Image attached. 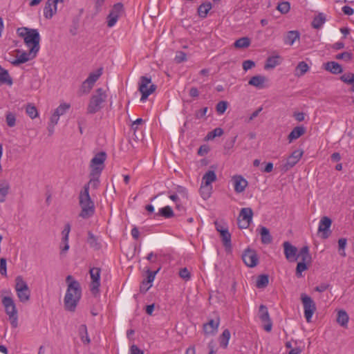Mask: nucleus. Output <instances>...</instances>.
Here are the masks:
<instances>
[{
    "instance_id": "nucleus-1",
    "label": "nucleus",
    "mask_w": 354,
    "mask_h": 354,
    "mask_svg": "<svg viewBox=\"0 0 354 354\" xmlns=\"http://www.w3.org/2000/svg\"><path fill=\"white\" fill-rule=\"evenodd\" d=\"M82 297V290L77 281H72L68 283L64 299L65 309L74 312Z\"/></svg>"
},
{
    "instance_id": "nucleus-2",
    "label": "nucleus",
    "mask_w": 354,
    "mask_h": 354,
    "mask_svg": "<svg viewBox=\"0 0 354 354\" xmlns=\"http://www.w3.org/2000/svg\"><path fill=\"white\" fill-rule=\"evenodd\" d=\"M79 204L81 212L79 216L82 218H89L95 213V204L91 199L87 186H84L79 194Z\"/></svg>"
},
{
    "instance_id": "nucleus-3",
    "label": "nucleus",
    "mask_w": 354,
    "mask_h": 354,
    "mask_svg": "<svg viewBox=\"0 0 354 354\" xmlns=\"http://www.w3.org/2000/svg\"><path fill=\"white\" fill-rule=\"evenodd\" d=\"M17 32L19 37L24 38L26 45L30 47L32 52H39L40 35L37 29L27 27L19 28Z\"/></svg>"
},
{
    "instance_id": "nucleus-4",
    "label": "nucleus",
    "mask_w": 354,
    "mask_h": 354,
    "mask_svg": "<svg viewBox=\"0 0 354 354\" xmlns=\"http://www.w3.org/2000/svg\"><path fill=\"white\" fill-rule=\"evenodd\" d=\"M106 91L102 88H97L90 98L87 113L93 114L98 112L102 108V104L106 102Z\"/></svg>"
},
{
    "instance_id": "nucleus-5",
    "label": "nucleus",
    "mask_w": 354,
    "mask_h": 354,
    "mask_svg": "<svg viewBox=\"0 0 354 354\" xmlns=\"http://www.w3.org/2000/svg\"><path fill=\"white\" fill-rule=\"evenodd\" d=\"M5 312L9 317V321L12 328L18 326V311L13 299L10 296H4L1 299Z\"/></svg>"
},
{
    "instance_id": "nucleus-6",
    "label": "nucleus",
    "mask_w": 354,
    "mask_h": 354,
    "mask_svg": "<svg viewBox=\"0 0 354 354\" xmlns=\"http://www.w3.org/2000/svg\"><path fill=\"white\" fill-rule=\"evenodd\" d=\"M15 289L19 301L26 303L29 301L30 290L22 276L19 275L15 278Z\"/></svg>"
},
{
    "instance_id": "nucleus-7",
    "label": "nucleus",
    "mask_w": 354,
    "mask_h": 354,
    "mask_svg": "<svg viewBox=\"0 0 354 354\" xmlns=\"http://www.w3.org/2000/svg\"><path fill=\"white\" fill-rule=\"evenodd\" d=\"M106 153L104 151L97 153L91 160V176H100L104 167Z\"/></svg>"
},
{
    "instance_id": "nucleus-8",
    "label": "nucleus",
    "mask_w": 354,
    "mask_h": 354,
    "mask_svg": "<svg viewBox=\"0 0 354 354\" xmlns=\"http://www.w3.org/2000/svg\"><path fill=\"white\" fill-rule=\"evenodd\" d=\"M151 82V77L141 76L139 81L138 90L141 93L142 96L140 100L145 101L147 97L156 89V85L151 84L149 87L148 86Z\"/></svg>"
},
{
    "instance_id": "nucleus-9",
    "label": "nucleus",
    "mask_w": 354,
    "mask_h": 354,
    "mask_svg": "<svg viewBox=\"0 0 354 354\" xmlns=\"http://www.w3.org/2000/svg\"><path fill=\"white\" fill-rule=\"evenodd\" d=\"M301 301L304 310V317L307 322H310L313 314L316 311V304L313 299L305 293L301 295Z\"/></svg>"
},
{
    "instance_id": "nucleus-10",
    "label": "nucleus",
    "mask_w": 354,
    "mask_h": 354,
    "mask_svg": "<svg viewBox=\"0 0 354 354\" xmlns=\"http://www.w3.org/2000/svg\"><path fill=\"white\" fill-rule=\"evenodd\" d=\"M124 14V6L122 3H115L111 8L109 14L106 17L107 26L109 28L113 27L119 18Z\"/></svg>"
},
{
    "instance_id": "nucleus-11",
    "label": "nucleus",
    "mask_w": 354,
    "mask_h": 354,
    "mask_svg": "<svg viewBox=\"0 0 354 354\" xmlns=\"http://www.w3.org/2000/svg\"><path fill=\"white\" fill-rule=\"evenodd\" d=\"M15 52L17 54V57L14 59H10L8 58H5L7 61L11 63L15 66H18L21 64L26 63L37 57L38 52L32 51V49L30 48L28 52H26L21 50L20 49L15 50Z\"/></svg>"
},
{
    "instance_id": "nucleus-12",
    "label": "nucleus",
    "mask_w": 354,
    "mask_h": 354,
    "mask_svg": "<svg viewBox=\"0 0 354 354\" xmlns=\"http://www.w3.org/2000/svg\"><path fill=\"white\" fill-rule=\"evenodd\" d=\"M90 275L91 283L90 284V290L93 295H96L100 292V272L101 270L99 268H93L90 269Z\"/></svg>"
},
{
    "instance_id": "nucleus-13",
    "label": "nucleus",
    "mask_w": 354,
    "mask_h": 354,
    "mask_svg": "<svg viewBox=\"0 0 354 354\" xmlns=\"http://www.w3.org/2000/svg\"><path fill=\"white\" fill-rule=\"evenodd\" d=\"M220 317L216 315L214 318H208V321L203 325V330L206 335H214L218 332Z\"/></svg>"
},
{
    "instance_id": "nucleus-14",
    "label": "nucleus",
    "mask_w": 354,
    "mask_h": 354,
    "mask_svg": "<svg viewBox=\"0 0 354 354\" xmlns=\"http://www.w3.org/2000/svg\"><path fill=\"white\" fill-rule=\"evenodd\" d=\"M253 211L250 207H243L239 213L238 223L239 228H247L252 222Z\"/></svg>"
},
{
    "instance_id": "nucleus-15",
    "label": "nucleus",
    "mask_w": 354,
    "mask_h": 354,
    "mask_svg": "<svg viewBox=\"0 0 354 354\" xmlns=\"http://www.w3.org/2000/svg\"><path fill=\"white\" fill-rule=\"evenodd\" d=\"M242 259L244 263L250 268L255 267L259 262L256 251L250 248H247L244 250L242 254Z\"/></svg>"
},
{
    "instance_id": "nucleus-16",
    "label": "nucleus",
    "mask_w": 354,
    "mask_h": 354,
    "mask_svg": "<svg viewBox=\"0 0 354 354\" xmlns=\"http://www.w3.org/2000/svg\"><path fill=\"white\" fill-rule=\"evenodd\" d=\"M304 151L301 149L295 150L290 156L288 157L286 163L283 165V170L287 171L293 167L299 161Z\"/></svg>"
},
{
    "instance_id": "nucleus-17",
    "label": "nucleus",
    "mask_w": 354,
    "mask_h": 354,
    "mask_svg": "<svg viewBox=\"0 0 354 354\" xmlns=\"http://www.w3.org/2000/svg\"><path fill=\"white\" fill-rule=\"evenodd\" d=\"M259 318L262 322L265 323L263 328L266 331L270 332L272 330V322L270 317V315L268 310V308L261 304L259 306Z\"/></svg>"
},
{
    "instance_id": "nucleus-18",
    "label": "nucleus",
    "mask_w": 354,
    "mask_h": 354,
    "mask_svg": "<svg viewBox=\"0 0 354 354\" xmlns=\"http://www.w3.org/2000/svg\"><path fill=\"white\" fill-rule=\"evenodd\" d=\"M64 0H47L44 8V16L50 19L57 12L58 3H63Z\"/></svg>"
},
{
    "instance_id": "nucleus-19",
    "label": "nucleus",
    "mask_w": 354,
    "mask_h": 354,
    "mask_svg": "<svg viewBox=\"0 0 354 354\" xmlns=\"http://www.w3.org/2000/svg\"><path fill=\"white\" fill-rule=\"evenodd\" d=\"M332 224V220L328 216H323L319 224L318 231L322 232V237L323 239H327L330 234V227Z\"/></svg>"
},
{
    "instance_id": "nucleus-20",
    "label": "nucleus",
    "mask_w": 354,
    "mask_h": 354,
    "mask_svg": "<svg viewBox=\"0 0 354 354\" xmlns=\"http://www.w3.org/2000/svg\"><path fill=\"white\" fill-rule=\"evenodd\" d=\"M284 254L287 260L290 261H296L297 259V248L292 245L290 242L285 241L283 243Z\"/></svg>"
},
{
    "instance_id": "nucleus-21",
    "label": "nucleus",
    "mask_w": 354,
    "mask_h": 354,
    "mask_svg": "<svg viewBox=\"0 0 354 354\" xmlns=\"http://www.w3.org/2000/svg\"><path fill=\"white\" fill-rule=\"evenodd\" d=\"M234 191L236 193L243 192L248 185V181L241 175H235L232 178Z\"/></svg>"
},
{
    "instance_id": "nucleus-22",
    "label": "nucleus",
    "mask_w": 354,
    "mask_h": 354,
    "mask_svg": "<svg viewBox=\"0 0 354 354\" xmlns=\"http://www.w3.org/2000/svg\"><path fill=\"white\" fill-rule=\"evenodd\" d=\"M300 38V33L297 30H290L283 37V43L286 45L292 46L296 40Z\"/></svg>"
},
{
    "instance_id": "nucleus-23",
    "label": "nucleus",
    "mask_w": 354,
    "mask_h": 354,
    "mask_svg": "<svg viewBox=\"0 0 354 354\" xmlns=\"http://www.w3.org/2000/svg\"><path fill=\"white\" fill-rule=\"evenodd\" d=\"M267 81V78L263 75H255L250 78L248 82V84L251 86H253L259 89L263 88L264 82Z\"/></svg>"
},
{
    "instance_id": "nucleus-24",
    "label": "nucleus",
    "mask_w": 354,
    "mask_h": 354,
    "mask_svg": "<svg viewBox=\"0 0 354 354\" xmlns=\"http://www.w3.org/2000/svg\"><path fill=\"white\" fill-rule=\"evenodd\" d=\"M306 132L305 127L302 126H298L295 127L288 136L289 142H292L294 140H296L303 136Z\"/></svg>"
},
{
    "instance_id": "nucleus-25",
    "label": "nucleus",
    "mask_w": 354,
    "mask_h": 354,
    "mask_svg": "<svg viewBox=\"0 0 354 354\" xmlns=\"http://www.w3.org/2000/svg\"><path fill=\"white\" fill-rule=\"evenodd\" d=\"M9 183L6 180H0V203H4L10 190Z\"/></svg>"
},
{
    "instance_id": "nucleus-26",
    "label": "nucleus",
    "mask_w": 354,
    "mask_h": 354,
    "mask_svg": "<svg viewBox=\"0 0 354 354\" xmlns=\"http://www.w3.org/2000/svg\"><path fill=\"white\" fill-rule=\"evenodd\" d=\"M218 232H220L221 240L226 250H230L232 248L231 234L228 230H218Z\"/></svg>"
},
{
    "instance_id": "nucleus-27",
    "label": "nucleus",
    "mask_w": 354,
    "mask_h": 354,
    "mask_svg": "<svg viewBox=\"0 0 354 354\" xmlns=\"http://www.w3.org/2000/svg\"><path fill=\"white\" fill-rule=\"evenodd\" d=\"M297 259L301 258V261L310 263L312 261V257L309 252V248L307 245L303 246L297 255Z\"/></svg>"
},
{
    "instance_id": "nucleus-28",
    "label": "nucleus",
    "mask_w": 354,
    "mask_h": 354,
    "mask_svg": "<svg viewBox=\"0 0 354 354\" xmlns=\"http://www.w3.org/2000/svg\"><path fill=\"white\" fill-rule=\"evenodd\" d=\"M259 234L261 235V240L263 244H269L272 241V237L270 233L269 230L264 226H261L259 230Z\"/></svg>"
},
{
    "instance_id": "nucleus-29",
    "label": "nucleus",
    "mask_w": 354,
    "mask_h": 354,
    "mask_svg": "<svg viewBox=\"0 0 354 354\" xmlns=\"http://www.w3.org/2000/svg\"><path fill=\"white\" fill-rule=\"evenodd\" d=\"M280 59L281 57L279 55L268 57L264 65V69L268 70L275 68L281 64Z\"/></svg>"
},
{
    "instance_id": "nucleus-30",
    "label": "nucleus",
    "mask_w": 354,
    "mask_h": 354,
    "mask_svg": "<svg viewBox=\"0 0 354 354\" xmlns=\"http://www.w3.org/2000/svg\"><path fill=\"white\" fill-rule=\"evenodd\" d=\"M325 69L333 74H339L343 71L342 66L335 62H327L325 64Z\"/></svg>"
},
{
    "instance_id": "nucleus-31",
    "label": "nucleus",
    "mask_w": 354,
    "mask_h": 354,
    "mask_svg": "<svg viewBox=\"0 0 354 354\" xmlns=\"http://www.w3.org/2000/svg\"><path fill=\"white\" fill-rule=\"evenodd\" d=\"M230 331L228 329H225L218 337V341L221 347L226 348L227 347L229 340L230 339Z\"/></svg>"
},
{
    "instance_id": "nucleus-32",
    "label": "nucleus",
    "mask_w": 354,
    "mask_h": 354,
    "mask_svg": "<svg viewBox=\"0 0 354 354\" xmlns=\"http://www.w3.org/2000/svg\"><path fill=\"white\" fill-rule=\"evenodd\" d=\"M212 9V3L210 2H205L199 6L197 10L198 16L204 19L207 17V13Z\"/></svg>"
},
{
    "instance_id": "nucleus-33",
    "label": "nucleus",
    "mask_w": 354,
    "mask_h": 354,
    "mask_svg": "<svg viewBox=\"0 0 354 354\" xmlns=\"http://www.w3.org/2000/svg\"><path fill=\"white\" fill-rule=\"evenodd\" d=\"M348 315L344 310H340L337 313V322L342 327H347L348 322Z\"/></svg>"
},
{
    "instance_id": "nucleus-34",
    "label": "nucleus",
    "mask_w": 354,
    "mask_h": 354,
    "mask_svg": "<svg viewBox=\"0 0 354 354\" xmlns=\"http://www.w3.org/2000/svg\"><path fill=\"white\" fill-rule=\"evenodd\" d=\"M87 243L90 247L94 250H100L101 248V244L98 241V238L90 231L88 232Z\"/></svg>"
},
{
    "instance_id": "nucleus-35",
    "label": "nucleus",
    "mask_w": 354,
    "mask_h": 354,
    "mask_svg": "<svg viewBox=\"0 0 354 354\" xmlns=\"http://www.w3.org/2000/svg\"><path fill=\"white\" fill-rule=\"evenodd\" d=\"M216 180V175L214 171L209 170L203 177L202 184L211 187V183Z\"/></svg>"
},
{
    "instance_id": "nucleus-36",
    "label": "nucleus",
    "mask_w": 354,
    "mask_h": 354,
    "mask_svg": "<svg viewBox=\"0 0 354 354\" xmlns=\"http://www.w3.org/2000/svg\"><path fill=\"white\" fill-rule=\"evenodd\" d=\"M78 333L80 339L84 344H88L91 342V339L88 335L87 327L86 324H82L80 326Z\"/></svg>"
},
{
    "instance_id": "nucleus-37",
    "label": "nucleus",
    "mask_w": 354,
    "mask_h": 354,
    "mask_svg": "<svg viewBox=\"0 0 354 354\" xmlns=\"http://www.w3.org/2000/svg\"><path fill=\"white\" fill-rule=\"evenodd\" d=\"M326 21V17L323 13L315 16L311 23L312 26L315 29H319Z\"/></svg>"
},
{
    "instance_id": "nucleus-38",
    "label": "nucleus",
    "mask_w": 354,
    "mask_h": 354,
    "mask_svg": "<svg viewBox=\"0 0 354 354\" xmlns=\"http://www.w3.org/2000/svg\"><path fill=\"white\" fill-rule=\"evenodd\" d=\"M156 215L162 216L165 218H170L174 216V213L172 208L170 206L167 205L160 208Z\"/></svg>"
},
{
    "instance_id": "nucleus-39",
    "label": "nucleus",
    "mask_w": 354,
    "mask_h": 354,
    "mask_svg": "<svg viewBox=\"0 0 354 354\" xmlns=\"http://www.w3.org/2000/svg\"><path fill=\"white\" fill-rule=\"evenodd\" d=\"M269 283V277L268 274H260L256 281V287L257 288H264L268 286Z\"/></svg>"
},
{
    "instance_id": "nucleus-40",
    "label": "nucleus",
    "mask_w": 354,
    "mask_h": 354,
    "mask_svg": "<svg viewBox=\"0 0 354 354\" xmlns=\"http://www.w3.org/2000/svg\"><path fill=\"white\" fill-rule=\"evenodd\" d=\"M102 74V68H100L96 71L91 73L88 77L85 80L86 81V83L88 82L94 86L95 83L100 78Z\"/></svg>"
},
{
    "instance_id": "nucleus-41",
    "label": "nucleus",
    "mask_w": 354,
    "mask_h": 354,
    "mask_svg": "<svg viewBox=\"0 0 354 354\" xmlns=\"http://www.w3.org/2000/svg\"><path fill=\"white\" fill-rule=\"evenodd\" d=\"M161 266H159L156 270L151 271L150 270V268H146V272H147V278L145 279V283H147L148 284H152V282L153 281L155 277L156 274L160 270Z\"/></svg>"
},
{
    "instance_id": "nucleus-42",
    "label": "nucleus",
    "mask_w": 354,
    "mask_h": 354,
    "mask_svg": "<svg viewBox=\"0 0 354 354\" xmlns=\"http://www.w3.org/2000/svg\"><path fill=\"white\" fill-rule=\"evenodd\" d=\"M309 70V66L306 62H300L295 68V75L297 76L304 75Z\"/></svg>"
},
{
    "instance_id": "nucleus-43",
    "label": "nucleus",
    "mask_w": 354,
    "mask_h": 354,
    "mask_svg": "<svg viewBox=\"0 0 354 354\" xmlns=\"http://www.w3.org/2000/svg\"><path fill=\"white\" fill-rule=\"evenodd\" d=\"M250 45V39L247 37H243L238 39L234 44L235 48H245Z\"/></svg>"
},
{
    "instance_id": "nucleus-44",
    "label": "nucleus",
    "mask_w": 354,
    "mask_h": 354,
    "mask_svg": "<svg viewBox=\"0 0 354 354\" xmlns=\"http://www.w3.org/2000/svg\"><path fill=\"white\" fill-rule=\"evenodd\" d=\"M12 79L9 75L8 71L7 70H3L0 71V83L6 84L9 86L12 84Z\"/></svg>"
},
{
    "instance_id": "nucleus-45",
    "label": "nucleus",
    "mask_w": 354,
    "mask_h": 354,
    "mask_svg": "<svg viewBox=\"0 0 354 354\" xmlns=\"http://www.w3.org/2000/svg\"><path fill=\"white\" fill-rule=\"evenodd\" d=\"M6 122L9 127H15L16 125V114L12 112L8 111L6 113Z\"/></svg>"
},
{
    "instance_id": "nucleus-46",
    "label": "nucleus",
    "mask_w": 354,
    "mask_h": 354,
    "mask_svg": "<svg viewBox=\"0 0 354 354\" xmlns=\"http://www.w3.org/2000/svg\"><path fill=\"white\" fill-rule=\"evenodd\" d=\"M93 87V84H91L88 82L86 83V81L84 80L82 82V84L79 89V94L80 95L88 94L91 91V90L92 89Z\"/></svg>"
},
{
    "instance_id": "nucleus-47",
    "label": "nucleus",
    "mask_w": 354,
    "mask_h": 354,
    "mask_svg": "<svg viewBox=\"0 0 354 354\" xmlns=\"http://www.w3.org/2000/svg\"><path fill=\"white\" fill-rule=\"evenodd\" d=\"M308 264L309 263L304 261H300L297 263L296 267V276L297 277H302V272L308 269Z\"/></svg>"
},
{
    "instance_id": "nucleus-48",
    "label": "nucleus",
    "mask_w": 354,
    "mask_h": 354,
    "mask_svg": "<svg viewBox=\"0 0 354 354\" xmlns=\"http://www.w3.org/2000/svg\"><path fill=\"white\" fill-rule=\"evenodd\" d=\"M70 108V104L66 103L61 104L54 111V113L58 117L64 115Z\"/></svg>"
},
{
    "instance_id": "nucleus-49",
    "label": "nucleus",
    "mask_w": 354,
    "mask_h": 354,
    "mask_svg": "<svg viewBox=\"0 0 354 354\" xmlns=\"http://www.w3.org/2000/svg\"><path fill=\"white\" fill-rule=\"evenodd\" d=\"M290 4L288 1H282L279 3L277 10L282 14H286L290 11Z\"/></svg>"
},
{
    "instance_id": "nucleus-50",
    "label": "nucleus",
    "mask_w": 354,
    "mask_h": 354,
    "mask_svg": "<svg viewBox=\"0 0 354 354\" xmlns=\"http://www.w3.org/2000/svg\"><path fill=\"white\" fill-rule=\"evenodd\" d=\"M26 112L31 119H34L38 116V111L37 108L31 104L26 106Z\"/></svg>"
},
{
    "instance_id": "nucleus-51",
    "label": "nucleus",
    "mask_w": 354,
    "mask_h": 354,
    "mask_svg": "<svg viewBox=\"0 0 354 354\" xmlns=\"http://www.w3.org/2000/svg\"><path fill=\"white\" fill-rule=\"evenodd\" d=\"M223 134V129L220 127L215 128L212 131L209 132L207 138L208 140H212L215 137H219L221 136Z\"/></svg>"
},
{
    "instance_id": "nucleus-52",
    "label": "nucleus",
    "mask_w": 354,
    "mask_h": 354,
    "mask_svg": "<svg viewBox=\"0 0 354 354\" xmlns=\"http://www.w3.org/2000/svg\"><path fill=\"white\" fill-rule=\"evenodd\" d=\"M340 80L348 84H351L354 83V74L352 73H347L343 74L340 77Z\"/></svg>"
},
{
    "instance_id": "nucleus-53",
    "label": "nucleus",
    "mask_w": 354,
    "mask_h": 354,
    "mask_svg": "<svg viewBox=\"0 0 354 354\" xmlns=\"http://www.w3.org/2000/svg\"><path fill=\"white\" fill-rule=\"evenodd\" d=\"M99 185H100L99 176H91L88 183L85 184L84 186H87L88 192H89L90 186H91L93 189H96V188H97Z\"/></svg>"
},
{
    "instance_id": "nucleus-54",
    "label": "nucleus",
    "mask_w": 354,
    "mask_h": 354,
    "mask_svg": "<svg viewBox=\"0 0 354 354\" xmlns=\"http://www.w3.org/2000/svg\"><path fill=\"white\" fill-rule=\"evenodd\" d=\"M228 106V102L226 101H220L216 106V110L219 114H223L225 112Z\"/></svg>"
},
{
    "instance_id": "nucleus-55",
    "label": "nucleus",
    "mask_w": 354,
    "mask_h": 354,
    "mask_svg": "<svg viewBox=\"0 0 354 354\" xmlns=\"http://www.w3.org/2000/svg\"><path fill=\"white\" fill-rule=\"evenodd\" d=\"M212 187H207V185H205L204 184H202L200 188V192L202 196V197L204 199L208 198L210 196V192Z\"/></svg>"
},
{
    "instance_id": "nucleus-56",
    "label": "nucleus",
    "mask_w": 354,
    "mask_h": 354,
    "mask_svg": "<svg viewBox=\"0 0 354 354\" xmlns=\"http://www.w3.org/2000/svg\"><path fill=\"white\" fill-rule=\"evenodd\" d=\"M336 59H343L346 62H349L353 59V54L350 52H344L339 53L336 55Z\"/></svg>"
},
{
    "instance_id": "nucleus-57",
    "label": "nucleus",
    "mask_w": 354,
    "mask_h": 354,
    "mask_svg": "<svg viewBox=\"0 0 354 354\" xmlns=\"http://www.w3.org/2000/svg\"><path fill=\"white\" fill-rule=\"evenodd\" d=\"M71 231V225L66 223L64 225V230H62V241H68V235Z\"/></svg>"
},
{
    "instance_id": "nucleus-58",
    "label": "nucleus",
    "mask_w": 354,
    "mask_h": 354,
    "mask_svg": "<svg viewBox=\"0 0 354 354\" xmlns=\"http://www.w3.org/2000/svg\"><path fill=\"white\" fill-rule=\"evenodd\" d=\"M179 276L185 281L191 279L190 272L187 268H183L179 270Z\"/></svg>"
},
{
    "instance_id": "nucleus-59",
    "label": "nucleus",
    "mask_w": 354,
    "mask_h": 354,
    "mask_svg": "<svg viewBox=\"0 0 354 354\" xmlns=\"http://www.w3.org/2000/svg\"><path fill=\"white\" fill-rule=\"evenodd\" d=\"M0 274L5 277L7 276L6 259L4 258L0 259Z\"/></svg>"
},
{
    "instance_id": "nucleus-60",
    "label": "nucleus",
    "mask_w": 354,
    "mask_h": 354,
    "mask_svg": "<svg viewBox=\"0 0 354 354\" xmlns=\"http://www.w3.org/2000/svg\"><path fill=\"white\" fill-rule=\"evenodd\" d=\"M187 59V55L183 51H178L176 53L174 60L176 63H181Z\"/></svg>"
},
{
    "instance_id": "nucleus-61",
    "label": "nucleus",
    "mask_w": 354,
    "mask_h": 354,
    "mask_svg": "<svg viewBox=\"0 0 354 354\" xmlns=\"http://www.w3.org/2000/svg\"><path fill=\"white\" fill-rule=\"evenodd\" d=\"M242 66H243V70L247 71L248 70L253 68L255 66V63H254V62H253L252 60L248 59V60H245L243 62Z\"/></svg>"
},
{
    "instance_id": "nucleus-62",
    "label": "nucleus",
    "mask_w": 354,
    "mask_h": 354,
    "mask_svg": "<svg viewBox=\"0 0 354 354\" xmlns=\"http://www.w3.org/2000/svg\"><path fill=\"white\" fill-rule=\"evenodd\" d=\"M328 287H329V284L323 283H321V284L317 286L315 288V290L317 292H323L326 291L328 288Z\"/></svg>"
},
{
    "instance_id": "nucleus-63",
    "label": "nucleus",
    "mask_w": 354,
    "mask_h": 354,
    "mask_svg": "<svg viewBox=\"0 0 354 354\" xmlns=\"http://www.w3.org/2000/svg\"><path fill=\"white\" fill-rule=\"evenodd\" d=\"M207 110H208L207 107H204V108L199 109L196 113V118L199 119V118L204 117L206 115Z\"/></svg>"
},
{
    "instance_id": "nucleus-64",
    "label": "nucleus",
    "mask_w": 354,
    "mask_h": 354,
    "mask_svg": "<svg viewBox=\"0 0 354 354\" xmlns=\"http://www.w3.org/2000/svg\"><path fill=\"white\" fill-rule=\"evenodd\" d=\"M130 354H144V352L133 344L130 347Z\"/></svg>"
}]
</instances>
